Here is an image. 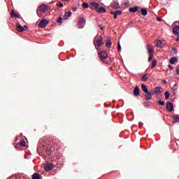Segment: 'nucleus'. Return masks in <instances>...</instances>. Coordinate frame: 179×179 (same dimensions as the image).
Here are the masks:
<instances>
[{
	"mask_svg": "<svg viewBox=\"0 0 179 179\" xmlns=\"http://www.w3.org/2000/svg\"><path fill=\"white\" fill-rule=\"evenodd\" d=\"M103 37L101 36H96L94 41V45L96 50H99V47L103 45Z\"/></svg>",
	"mask_w": 179,
	"mask_h": 179,
	"instance_id": "f257e3e1",
	"label": "nucleus"
},
{
	"mask_svg": "<svg viewBox=\"0 0 179 179\" xmlns=\"http://www.w3.org/2000/svg\"><path fill=\"white\" fill-rule=\"evenodd\" d=\"M37 150L39 155H43V153H44L45 150H50V147L48 144L43 143L38 145Z\"/></svg>",
	"mask_w": 179,
	"mask_h": 179,
	"instance_id": "f03ea898",
	"label": "nucleus"
},
{
	"mask_svg": "<svg viewBox=\"0 0 179 179\" xmlns=\"http://www.w3.org/2000/svg\"><path fill=\"white\" fill-rule=\"evenodd\" d=\"M99 58L101 59V61H104L108 58V55H107V52L102 50L101 52H98Z\"/></svg>",
	"mask_w": 179,
	"mask_h": 179,
	"instance_id": "7ed1b4c3",
	"label": "nucleus"
},
{
	"mask_svg": "<svg viewBox=\"0 0 179 179\" xmlns=\"http://www.w3.org/2000/svg\"><path fill=\"white\" fill-rule=\"evenodd\" d=\"M85 23H86V20L85 18L81 17L78 20V27L80 29H83L85 27Z\"/></svg>",
	"mask_w": 179,
	"mask_h": 179,
	"instance_id": "20e7f679",
	"label": "nucleus"
},
{
	"mask_svg": "<svg viewBox=\"0 0 179 179\" xmlns=\"http://www.w3.org/2000/svg\"><path fill=\"white\" fill-rule=\"evenodd\" d=\"M38 9L43 13H45V12H47V10H48V7H47V6L45 4H41V6H39Z\"/></svg>",
	"mask_w": 179,
	"mask_h": 179,
	"instance_id": "39448f33",
	"label": "nucleus"
},
{
	"mask_svg": "<svg viewBox=\"0 0 179 179\" xmlns=\"http://www.w3.org/2000/svg\"><path fill=\"white\" fill-rule=\"evenodd\" d=\"M147 50L148 51L149 55H155V50H153V47L152 45L148 44L147 45Z\"/></svg>",
	"mask_w": 179,
	"mask_h": 179,
	"instance_id": "423d86ee",
	"label": "nucleus"
},
{
	"mask_svg": "<svg viewBox=\"0 0 179 179\" xmlns=\"http://www.w3.org/2000/svg\"><path fill=\"white\" fill-rule=\"evenodd\" d=\"M111 7L113 8V9H118V8H120L118 0H113L111 3Z\"/></svg>",
	"mask_w": 179,
	"mask_h": 179,
	"instance_id": "0eeeda50",
	"label": "nucleus"
},
{
	"mask_svg": "<svg viewBox=\"0 0 179 179\" xmlns=\"http://www.w3.org/2000/svg\"><path fill=\"white\" fill-rule=\"evenodd\" d=\"M111 15H113V18L117 19V16H120V15H122V12L121 10L111 11Z\"/></svg>",
	"mask_w": 179,
	"mask_h": 179,
	"instance_id": "6e6552de",
	"label": "nucleus"
},
{
	"mask_svg": "<svg viewBox=\"0 0 179 179\" xmlns=\"http://www.w3.org/2000/svg\"><path fill=\"white\" fill-rule=\"evenodd\" d=\"M166 109L170 113H171V111H173V110H174V106H173V103L171 102H168L166 103Z\"/></svg>",
	"mask_w": 179,
	"mask_h": 179,
	"instance_id": "1a4fd4ad",
	"label": "nucleus"
},
{
	"mask_svg": "<svg viewBox=\"0 0 179 179\" xmlns=\"http://www.w3.org/2000/svg\"><path fill=\"white\" fill-rule=\"evenodd\" d=\"M44 169L45 171H51V170L54 169V165H52V164H47L45 165Z\"/></svg>",
	"mask_w": 179,
	"mask_h": 179,
	"instance_id": "9d476101",
	"label": "nucleus"
},
{
	"mask_svg": "<svg viewBox=\"0 0 179 179\" xmlns=\"http://www.w3.org/2000/svg\"><path fill=\"white\" fill-rule=\"evenodd\" d=\"M90 8H92V9L96 10V12H97V10L99 9V3L97 2L91 3Z\"/></svg>",
	"mask_w": 179,
	"mask_h": 179,
	"instance_id": "9b49d317",
	"label": "nucleus"
},
{
	"mask_svg": "<svg viewBox=\"0 0 179 179\" xmlns=\"http://www.w3.org/2000/svg\"><path fill=\"white\" fill-rule=\"evenodd\" d=\"M48 24V21L46 20H42L39 23V27H45Z\"/></svg>",
	"mask_w": 179,
	"mask_h": 179,
	"instance_id": "f8f14e48",
	"label": "nucleus"
},
{
	"mask_svg": "<svg viewBox=\"0 0 179 179\" xmlns=\"http://www.w3.org/2000/svg\"><path fill=\"white\" fill-rule=\"evenodd\" d=\"M71 15H72V13L71 11L66 12L63 16L64 20H66L67 19H69Z\"/></svg>",
	"mask_w": 179,
	"mask_h": 179,
	"instance_id": "ddd939ff",
	"label": "nucleus"
},
{
	"mask_svg": "<svg viewBox=\"0 0 179 179\" xmlns=\"http://www.w3.org/2000/svg\"><path fill=\"white\" fill-rule=\"evenodd\" d=\"M162 89V87H156L154 88V93H156V94H161Z\"/></svg>",
	"mask_w": 179,
	"mask_h": 179,
	"instance_id": "4468645a",
	"label": "nucleus"
},
{
	"mask_svg": "<svg viewBox=\"0 0 179 179\" xmlns=\"http://www.w3.org/2000/svg\"><path fill=\"white\" fill-rule=\"evenodd\" d=\"M11 17H16L17 19H20V15L15 13L13 10L11 11Z\"/></svg>",
	"mask_w": 179,
	"mask_h": 179,
	"instance_id": "2eb2a0df",
	"label": "nucleus"
},
{
	"mask_svg": "<svg viewBox=\"0 0 179 179\" xmlns=\"http://www.w3.org/2000/svg\"><path fill=\"white\" fill-rule=\"evenodd\" d=\"M17 29L20 31V33H22V31H24V27H22V25L19 23H17Z\"/></svg>",
	"mask_w": 179,
	"mask_h": 179,
	"instance_id": "dca6fc26",
	"label": "nucleus"
},
{
	"mask_svg": "<svg viewBox=\"0 0 179 179\" xmlns=\"http://www.w3.org/2000/svg\"><path fill=\"white\" fill-rule=\"evenodd\" d=\"M140 92H139V87L136 86L134 90V96H138L140 94Z\"/></svg>",
	"mask_w": 179,
	"mask_h": 179,
	"instance_id": "f3484780",
	"label": "nucleus"
},
{
	"mask_svg": "<svg viewBox=\"0 0 179 179\" xmlns=\"http://www.w3.org/2000/svg\"><path fill=\"white\" fill-rule=\"evenodd\" d=\"M32 179H43V177H41L39 173H35L32 176Z\"/></svg>",
	"mask_w": 179,
	"mask_h": 179,
	"instance_id": "a211bd4d",
	"label": "nucleus"
},
{
	"mask_svg": "<svg viewBox=\"0 0 179 179\" xmlns=\"http://www.w3.org/2000/svg\"><path fill=\"white\" fill-rule=\"evenodd\" d=\"M96 12L98 13H106V12H107V10L103 7H101L96 10Z\"/></svg>",
	"mask_w": 179,
	"mask_h": 179,
	"instance_id": "6ab92c4d",
	"label": "nucleus"
},
{
	"mask_svg": "<svg viewBox=\"0 0 179 179\" xmlns=\"http://www.w3.org/2000/svg\"><path fill=\"white\" fill-rule=\"evenodd\" d=\"M164 46V43H163V41L159 40L157 41L156 47H158L159 48H162V47Z\"/></svg>",
	"mask_w": 179,
	"mask_h": 179,
	"instance_id": "aec40b11",
	"label": "nucleus"
},
{
	"mask_svg": "<svg viewBox=\"0 0 179 179\" xmlns=\"http://www.w3.org/2000/svg\"><path fill=\"white\" fill-rule=\"evenodd\" d=\"M149 79V74L146 73L144 74L142 77H141V80L142 82H146V80H148Z\"/></svg>",
	"mask_w": 179,
	"mask_h": 179,
	"instance_id": "412c9836",
	"label": "nucleus"
},
{
	"mask_svg": "<svg viewBox=\"0 0 179 179\" xmlns=\"http://www.w3.org/2000/svg\"><path fill=\"white\" fill-rule=\"evenodd\" d=\"M141 89L144 93H148L149 92L148 87H146L145 84H141Z\"/></svg>",
	"mask_w": 179,
	"mask_h": 179,
	"instance_id": "4be33fe9",
	"label": "nucleus"
},
{
	"mask_svg": "<svg viewBox=\"0 0 179 179\" xmlns=\"http://www.w3.org/2000/svg\"><path fill=\"white\" fill-rule=\"evenodd\" d=\"M177 61H178V59H177V57H173L172 58L170 59L169 62L170 64H176Z\"/></svg>",
	"mask_w": 179,
	"mask_h": 179,
	"instance_id": "5701e85b",
	"label": "nucleus"
},
{
	"mask_svg": "<svg viewBox=\"0 0 179 179\" xmlns=\"http://www.w3.org/2000/svg\"><path fill=\"white\" fill-rule=\"evenodd\" d=\"M138 8H139V7H138V6L131 7L129 9V11L132 12L133 13H135V12H136Z\"/></svg>",
	"mask_w": 179,
	"mask_h": 179,
	"instance_id": "b1692460",
	"label": "nucleus"
},
{
	"mask_svg": "<svg viewBox=\"0 0 179 179\" xmlns=\"http://www.w3.org/2000/svg\"><path fill=\"white\" fill-rule=\"evenodd\" d=\"M173 123L174 124H177V122H179V116L177 115H175L173 116Z\"/></svg>",
	"mask_w": 179,
	"mask_h": 179,
	"instance_id": "393cba45",
	"label": "nucleus"
},
{
	"mask_svg": "<svg viewBox=\"0 0 179 179\" xmlns=\"http://www.w3.org/2000/svg\"><path fill=\"white\" fill-rule=\"evenodd\" d=\"M173 34H176V35H178V34H179V26H176V27L173 28Z\"/></svg>",
	"mask_w": 179,
	"mask_h": 179,
	"instance_id": "a878e982",
	"label": "nucleus"
},
{
	"mask_svg": "<svg viewBox=\"0 0 179 179\" xmlns=\"http://www.w3.org/2000/svg\"><path fill=\"white\" fill-rule=\"evenodd\" d=\"M145 99L146 100H152V94L148 92H145Z\"/></svg>",
	"mask_w": 179,
	"mask_h": 179,
	"instance_id": "bb28decb",
	"label": "nucleus"
},
{
	"mask_svg": "<svg viewBox=\"0 0 179 179\" xmlns=\"http://www.w3.org/2000/svg\"><path fill=\"white\" fill-rule=\"evenodd\" d=\"M141 13L143 16H146L148 15V10L146 8H141Z\"/></svg>",
	"mask_w": 179,
	"mask_h": 179,
	"instance_id": "cd10ccee",
	"label": "nucleus"
},
{
	"mask_svg": "<svg viewBox=\"0 0 179 179\" xmlns=\"http://www.w3.org/2000/svg\"><path fill=\"white\" fill-rule=\"evenodd\" d=\"M156 65H157V60L153 59L152 64L151 65V69H153V68H155V66H156Z\"/></svg>",
	"mask_w": 179,
	"mask_h": 179,
	"instance_id": "c85d7f7f",
	"label": "nucleus"
},
{
	"mask_svg": "<svg viewBox=\"0 0 179 179\" xmlns=\"http://www.w3.org/2000/svg\"><path fill=\"white\" fill-rule=\"evenodd\" d=\"M111 41L108 40L106 41V47H107V48H111Z\"/></svg>",
	"mask_w": 179,
	"mask_h": 179,
	"instance_id": "c756f323",
	"label": "nucleus"
},
{
	"mask_svg": "<svg viewBox=\"0 0 179 179\" xmlns=\"http://www.w3.org/2000/svg\"><path fill=\"white\" fill-rule=\"evenodd\" d=\"M169 98H170V92H169V91H166L165 92V99H166V100H169Z\"/></svg>",
	"mask_w": 179,
	"mask_h": 179,
	"instance_id": "7c9ffc66",
	"label": "nucleus"
},
{
	"mask_svg": "<svg viewBox=\"0 0 179 179\" xmlns=\"http://www.w3.org/2000/svg\"><path fill=\"white\" fill-rule=\"evenodd\" d=\"M36 13H37L38 17H41L43 16V14H41V11L38 9L36 10Z\"/></svg>",
	"mask_w": 179,
	"mask_h": 179,
	"instance_id": "2f4dec72",
	"label": "nucleus"
},
{
	"mask_svg": "<svg viewBox=\"0 0 179 179\" xmlns=\"http://www.w3.org/2000/svg\"><path fill=\"white\" fill-rule=\"evenodd\" d=\"M83 8L84 9H87V8H89V4L87 3H83Z\"/></svg>",
	"mask_w": 179,
	"mask_h": 179,
	"instance_id": "473e14b6",
	"label": "nucleus"
},
{
	"mask_svg": "<svg viewBox=\"0 0 179 179\" xmlns=\"http://www.w3.org/2000/svg\"><path fill=\"white\" fill-rule=\"evenodd\" d=\"M20 146H26V141H21L20 142Z\"/></svg>",
	"mask_w": 179,
	"mask_h": 179,
	"instance_id": "72a5a7b5",
	"label": "nucleus"
},
{
	"mask_svg": "<svg viewBox=\"0 0 179 179\" xmlns=\"http://www.w3.org/2000/svg\"><path fill=\"white\" fill-rule=\"evenodd\" d=\"M57 6H58V8H62V6H64V3L59 2L57 3Z\"/></svg>",
	"mask_w": 179,
	"mask_h": 179,
	"instance_id": "f704fd0d",
	"label": "nucleus"
},
{
	"mask_svg": "<svg viewBox=\"0 0 179 179\" xmlns=\"http://www.w3.org/2000/svg\"><path fill=\"white\" fill-rule=\"evenodd\" d=\"M117 50L119 52H121V45L120 44V42H118Z\"/></svg>",
	"mask_w": 179,
	"mask_h": 179,
	"instance_id": "c9c22d12",
	"label": "nucleus"
},
{
	"mask_svg": "<svg viewBox=\"0 0 179 179\" xmlns=\"http://www.w3.org/2000/svg\"><path fill=\"white\" fill-rule=\"evenodd\" d=\"M158 103H159V106H164V101H159Z\"/></svg>",
	"mask_w": 179,
	"mask_h": 179,
	"instance_id": "e433bc0d",
	"label": "nucleus"
},
{
	"mask_svg": "<svg viewBox=\"0 0 179 179\" xmlns=\"http://www.w3.org/2000/svg\"><path fill=\"white\" fill-rule=\"evenodd\" d=\"M61 22H62V17H60L57 19V23H61Z\"/></svg>",
	"mask_w": 179,
	"mask_h": 179,
	"instance_id": "4c0bfd02",
	"label": "nucleus"
},
{
	"mask_svg": "<svg viewBox=\"0 0 179 179\" xmlns=\"http://www.w3.org/2000/svg\"><path fill=\"white\" fill-rule=\"evenodd\" d=\"M152 58H153V55H150V57H148V62H150Z\"/></svg>",
	"mask_w": 179,
	"mask_h": 179,
	"instance_id": "58836bf2",
	"label": "nucleus"
},
{
	"mask_svg": "<svg viewBox=\"0 0 179 179\" xmlns=\"http://www.w3.org/2000/svg\"><path fill=\"white\" fill-rule=\"evenodd\" d=\"M168 67L169 69H174V68L173 67V66L171 64H169Z\"/></svg>",
	"mask_w": 179,
	"mask_h": 179,
	"instance_id": "ea45409f",
	"label": "nucleus"
},
{
	"mask_svg": "<svg viewBox=\"0 0 179 179\" xmlns=\"http://www.w3.org/2000/svg\"><path fill=\"white\" fill-rule=\"evenodd\" d=\"M157 99H159V100L162 99V94H157Z\"/></svg>",
	"mask_w": 179,
	"mask_h": 179,
	"instance_id": "a19ab883",
	"label": "nucleus"
},
{
	"mask_svg": "<svg viewBox=\"0 0 179 179\" xmlns=\"http://www.w3.org/2000/svg\"><path fill=\"white\" fill-rule=\"evenodd\" d=\"M162 83H163L164 85H166V84H167V81H166V80H162Z\"/></svg>",
	"mask_w": 179,
	"mask_h": 179,
	"instance_id": "79ce46f5",
	"label": "nucleus"
},
{
	"mask_svg": "<svg viewBox=\"0 0 179 179\" xmlns=\"http://www.w3.org/2000/svg\"><path fill=\"white\" fill-rule=\"evenodd\" d=\"M148 93L151 94V96H153V94H155V91H152V92H148Z\"/></svg>",
	"mask_w": 179,
	"mask_h": 179,
	"instance_id": "37998d69",
	"label": "nucleus"
},
{
	"mask_svg": "<svg viewBox=\"0 0 179 179\" xmlns=\"http://www.w3.org/2000/svg\"><path fill=\"white\" fill-rule=\"evenodd\" d=\"M24 27L25 30H29V27H27V25H24Z\"/></svg>",
	"mask_w": 179,
	"mask_h": 179,
	"instance_id": "c03bdc74",
	"label": "nucleus"
},
{
	"mask_svg": "<svg viewBox=\"0 0 179 179\" xmlns=\"http://www.w3.org/2000/svg\"><path fill=\"white\" fill-rule=\"evenodd\" d=\"M157 22H162V18L157 17Z\"/></svg>",
	"mask_w": 179,
	"mask_h": 179,
	"instance_id": "a18cd8bd",
	"label": "nucleus"
},
{
	"mask_svg": "<svg viewBox=\"0 0 179 179\" xmlns=\"http://www.w3.org/2000/svg\"><path fill=\"white\" fill-rule=\"evenodd\" d=\"M73 12H76V10H78V8H76H76H73Z\"/></svg>",
	"mask_w": 179,
	"mask_h": 179,
	"instance_id": "49530a36",
	"label": "nucleus"
},
{
	"mask_svg": "<svg viewBox=\"0 0 179 179\" xmlns=\"http://www.w3.org/2000/svg\"><path fill=\"white\" fill-rule=\"evenodd\" d=\"M148 106H149V103H144V107H148Z\"/></svg>",
	"mask_w": 179,
	"mask_h": 179,
	"instance_id": "de8ad7c7",
	"label": "nucleus"
},
{
	"mask_svg": "<svg viewBox=\"0 0 179 179\" xmlns=\"http://www.w3.org/2000/svg\"><path fill=\"white\" fill-rule=\"evenodd\" d=\"M177 74L179 75V67L176 69Z\"/></svg>",
	"mask_w": 179,
	"mask_h": 179,
	"instance_id": "09e8293b",
	"label": "nucleus"
},
{
	"mask_svg": "<svg viewBox=\"0 0 179 179\" xmlns=\"http://www.w3.org/2000/svg\"><path fill=\"white\" fill-rule=\"evenodd\" d=\"M101 29L103 30V26H100Z\"/></svg>",
	"mask_w": 179,
	"mask_h": 179,
	"instance_id": "8fccbe9b",
	"label": "nucleus"
},
{
	"mask_svg": "<svg viewBox=\"0 0 179 179\" xmlns=\"http://www.w3.org/2000/svg\"><path fill=\"white\" fill-rule=\"evenodd\" d=\"M109 69H113V67H110Z\"/></svg>",
	"mask_w": 179,
	"mask_h": 179,
	"instance_id": "3c124183",
	"label": "nucleus"
},
{
	"mask_svg": "<svg viewBox=\"0 0 179 179\" xmlns=\"http://www.w3.org/2000/svg\"><path fill=\"white\" fill-rule=\"evenodd\" d=\"M64 1H68V0H64Z\"/></svg>",
	"mask_w": 179,
	"mask_h": 179,
	"instance_id": "603ef678",
	"label": "nucleus"
}]
</instances>
